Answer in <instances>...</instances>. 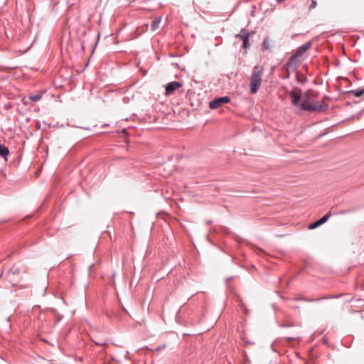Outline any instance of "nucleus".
Instances as JSON below:
<instances>
[{"label": "nucleus", "instance_id": "1", "mask_svg": "<svg viewBox=\"0 0 364 364\" xmlns=\"http://www.w3.org/2000/svg\"><path fill=\"white\" fill-rule=\"evenodd\" d=\"M263 72L262 66L256 65L253 68L250 80V90L252 94H255L259 90L262 82Z\"/></svg>", "mask_w": 364, "mask_h": 364}, {"label": "nucleus", "instance_id": "2", "mask_svg": "<svg viewBox=\"0 0 364 364\" xmlns=\"http://www.w3.org/2000/svg\"><path fill=\"white\" fill-rule=\"evenodd\" d=\"M328 105L325 102H318L314 100H305L300 104L301 110L311 112H324L327 110Z\"/></svg>", "mask_w": 364, "mask_h": 364}, {"label": "nucleus", "instance_id": "3", "mask_svg": "<svg viewBox=\"0 0 364 364\" xmlns=\"http://www.w3.org/2000/svg\"><path fill=\"white\" fill-rule=\"evenodd\" d=\"M311 46V42L309 41L301 46H300L297 50L296 52L293 54L288 60L287 63L285 64V67L287 70H296L297 63H298V58H301L304 53H305Z\"/></svg>", "mask_w": 364, "mask_h": 364}, {"label": "nucleus", "instance_id": "4", "mask_svg": "<svg viewBox=\"0 0 364 364\" xmlns=\"http://www.w3.org/2000/svg\"><path fill=\"white\" fill-rule=\"evenodd\" d=\"M250 36V33L245 28H242L240 32L235 36L237 38H240L242 41V46L245 50L249 48V47H250V43H249Z\"/></svg>", "mask_w": 364, "mask_h": 364}, {"label": "nucleus", "instance_id": "5", "mask_svg": "<svg viewBox=\"0 0 364 364\" xmlns=\"http://www.w3.org/2000/svg\"><path fill=\"white\" fill-rule=\"evenodd\" d=\"M230 102V99L228 96H223L220 97L215 98L214 100L210 102L209 107L211 109H215L222 106L223 104L229 103Z\"/></svg>", "mask_w": 364, "mask_h": 364}, {"label": "nucleus", "instance_id": "6", "mask_svg": "<svg viewBox=\"0 0 364 364\" xmlns=\"http://www.w3.org/2000/svg\"><path fill=\"white\" fill-rule=\"evenodd\" d=\"M289 95L291 97L292 106H298L301 97V90L300 89L294 87L289 92Z\"/></svg>", "mask_w": 364, "mask_h": 364}, {"label": "nucleus", "instance_id": "7", "mask_svg": "<svg viewBox=\"0 0 364 364\" xmlns=\"http://www.w3.org/2000/svg\"><path fill=\"white\" fill-rule=\"evenodd\" d=\"M183 86L182 83L178 81H173L166 85V95H172L176 90Z\"/></svg>", "mask_w": 364, "mask_h": 364}, {"label": "nucleus", "instance_id": "8", "mask_svg": "<svg viewBox=\"0 0 364 364\" xmlns=\"http://www.w3.org/2000/svg\"><path fill=\"white\" fill-rule=\"evenodd\" d=\"M331 216H332V213H331V211H329L325 215H323L322 218H321L319 220H318L312 223L311 224H310L309 225V229L311 230V229H314V228H318V226H320L322 224L325 223L330 218V217H331Z\"/></svg>", "mask_w": 364, "mask_h": 364}, {"label": "nucleus", "instance_id": "9", "mask_svg": "<svg viewBox=\"0 0 364 364\" xmlns=\"http://www.w3.org/2000/svg\"><path fill=\"white\" fill-rule=\"evenodd\" d=\"M134 100V87L133 85L130 86L126 91L125 95L123 97V101L128 103Z\"/></svg>", "mask_w": 364, "mask_h": 364}, {"label": "nucleus", "instance_id": "10", "mask_svg": "<svg viewBox=\"0 0 364 364\" xmlns=\"http://www.w3.org/2000/svg\"><path fill=\"white\" fill-rule=\"evenodd\" d=\"M9 154V149L4 144H0V156L7 160V156Z\"/></svg>", "mask_w": 364, "mask_h": 364}, {"label": "nucleus", "instance_id": "11", "mask_svg": "<svg viewBox=\"0 0 364 364\" xmlns=\"http://www.w3.org/2000/svg\"><path fill=\"white\" fill-rule=\"evenodd\" d=\"M348 93L352 94L353 95H354L356 97H359L362 96L363 95H364V88L363 89L359 88L357 90H350V91H348Z\"/></svg>", "mask_w": 364, "mask_h": 364}, {"label": "nucleus", "instance_id": "12", "mask_svg": "<svg viewBox=\"0 0 364 364\" xmlns=\"http://www.w3.org/2000/svg\"><path fill=\"white\" fill-rule=\"evenodd\" d=\"M237 301L239 302V306L242 309L243 313L245 315H248L249 314V310L247 309V308L246 307L245 303L243 302V301L242 300V299L239 296H237Z\"/></svg>", "mask_w": 364, "mask_h": 364}, {"label": "nucleus", "instance_id": "13", "mask_svg": "<svg viewBox=\"0 0 364 364\" xmlns=\"http://www.w3.org/2000/svg\"><path fill=\"white\" fill-rule=\"evenodd\" d=\"M161 22V18H156L151 22V30L155 31L159 28Z\"/></svg>", "mask_w": 364, "mask_h": 364}, {"label": "nucleus", "instance_id": "14", "mask_svg": "<svg viewBox=\"0 0 364 364\" xmlns=\"http://www.w3.org/2000/svg\"><path fill=\"white\" fill-rule=\"evenodd\" d=\"M262 47L264 50H269L272 47L271 41L268 38H265L262 43Z\"/></svg>", "mask_w": 364, "mask_h": 364}, {"label": "nucleus", "instance_id": "15", "mask_svg": "<svg viewBox=\"0 0 364 364\" xmlns=\"http://www.w3.org/2000/svg\"><path fill=\"white\" fill-rule=\"evenodd\" d=\"M41 98H42V95L41 94H36V95H28V99L31 101H33V102L39 101Z\"/></svg>", "mask_w": 364, "mask_h": 364}, {"label": "nucleus", "instance_id": "16", "mask_svg": "<svg viewBox=\"0 0 364 364\" xmlns=\"http://www.w3.org/2000/svg\"><path fill=\"white\" fill-rule=\"evenodd\" d=\"M316 5H317V3H316V0H311V4L309 6V9L311 10V9H315Z\"/></svg>", "mask_w": 364, "mask_h": 364}, {"label": "nucleus", "instance_id": "17", "mask_svg": "<svg viewBox=\"0 0 364 364\" xmlns=\"http://www.w3.org/2000/svg\"><path fill=\"white\" fill-rule=\"evenodd\" d=\"M138 71H139L142 76H145L146 75V70L139 68V65H138Z\"/></svg>", "mask_w": 364, "mask_h": 364}, {"label": "nucleus", "instance_id": "18", "mask_svg": "<svg viewBox=\"0 0 364 364\" xmlns=\"http://www.w3.org/2000/svg\"><path fill=\"white\" fill-rule=\"evenodd\" d=\"M295 301H315L314 299H305V298H301V297H298V298H295L294 299Z\"/></svg>", "mask_w": 364, "mask_h": 364}, {"label": "nucleus", "instance_id": "19", "mask_svg": "<svg viewBox=\"0 0 364 364\" xmlns=\"http://www.w3.org/2000/svg\"><path fill=\"white\" fill-rule=\"evenodd\" d=\"M296 338H293V337H287V341H293V340H296Z\"/></svg>", "mask_w": 364, "mask_h": 364}, {"label": "nucleus", "instance_id": "20", "mask_svg": "<svg viewBox=\"0 0 364 364\" xmlns=\"http://www.w3.org/2000/svg\"><path fill=\"white\" fill-rule=\"evenodd\" d=\"M97 345L98 346H102V345H104L105 343L104 342H95Z\"/></svg>", "mask_w": 364, "mask_h": 364}, {"label": "nucleus", "instance_id": "21", "mask_svg": "<svg viewBox=\"0 0 364 364\" xmlns=\"http://www.w3.org/2000/svg\"><path fill=\"white\" fill-rule=\"evenodd\" d=\"M212 223H213V222H212V220H208V221H206V224H207L208 225H211V224H212Z\"/></svg>", "mask_w": 364, "mask_h": 364}, {"label": "nucleus", "instance_id": "22", "mask_svg": "<svg viewBox=\"0 0 364 364\" xmlns=\"http://www.w3.org/2000/svg\"><path fill=\"white\" fill-rule=\"evenodd\" d=\"M163 347H159V348H157V350H159V349H161Z\"/></svg>", "mask_w": 364, "mask_h": 364}]
</instances>
